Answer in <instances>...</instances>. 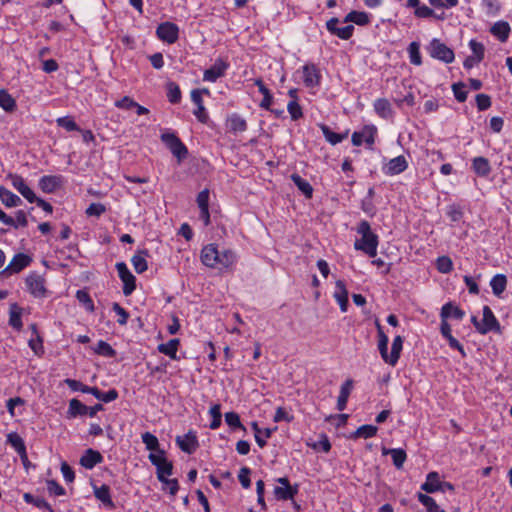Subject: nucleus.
Wrapping results in <instances>:
<instances>
[{
    "label": "nucleus",
    "mask_w": 512,
    "mask_h": 512,
    "mask_svg": "<svg viewBox=\"0 0 512 512\" xmlns=\"http://www.w3.org/2000/svg\"><path fill=\"white\" fill-rule=\"evenodd\" d=\"M0 200L8 208L17 207L22 204L21 198L4 186H0Z\"/></svg>",
    "instance_id": "obj_29"
},
{
    "label": "nucleus",
    "mask_w": 512,
    "mask_h": 512,
    "mask_svg": "<svg viewBox=\"0 0 512 512\" xmlns=\"http://www.w3.org/2000/svg\"><path fill=\"white\" fill-rule=\"evenodd\" d=\"M156 36L163 42L173 44L179 38V27L170 21L160 23L156 28Z\"/></svg>",
    "instance_id": "obj_5"
},
{
    "label": "nucleus",
    "mask_w": 512,
    "mask_h": 512,
    "mask_svg": "<svg viewBox=\"0 0 512 512\" xmlns=\"http://www.w3.org/2000/svg\"><path fill=\"white\" fill-rule=\"evenodd\" d=\"M176 443L183 452L188 454L195 452L199 446L198 439L194 431H189L184 436H177Z\"/></svg>",
    "instance_id": "obj_16"
},
{
    "label": "nucleus",
    "mask_w": 512,
    "mask_h": 512,
    "mask_svg": "<svg viewBox=\"0 0 512 512\" xmlns=\"http://www.w3.org/2000/svg\"><path fill=\"white\" fill-rule=\"evenodd\" d=\"M119 278L123 282V294L129 296L136 288V278L124 262L116 264Z\"/></svg>",
    "instance_id": "obj_9"
},
{
    "label": "nucleus",
    "mask_w": 512,
    "mask_h": 512,
    "mask_svg": "<svg viewBox=\"0 0 512 512\" xmlns=\"http://www.w3.org/2000/svg\"><path fill=\"white\" fill-rule=\"evenodd\" d=\"M254 84L258 87L259 92L263 95V99L259 106L262 109L270 110V106L273 102V95L271 94L270 90L265 86L260 78L255 79Z\"/></svg>",
    "instance_id": "obj_34"
},
{
    "label": "nucleus",
    "mask_w": 512,
    "mask_h": 512,
    "mask_svg": "<svg viewBox=\"0 0 512 512\" xmlns=\"http://www.w3.org/2000/svg\"><path fill=\"white\" fill-rule=\"evenodd\" d=\"M229 130L233 133H240L247 130L246 120L238 114H232L227 119Z\"/></svg>",
    "instance_id": "obj_36"
},
{
    "label": "nucleus",
    "mask_w": 512,
    "mask_h": 512,
    "mask_svg": "<svg viewBox=\"0 0 512 512\" xmlns=\"http://www.w3.org/2000/svg\"><path fill=\"white\" fill-rule=\"evenodd\" d=\"M23 499L27 504H32L39 509L47 510L48 512H55L51 505L41 497H35L30 493H25Z\"/></svg>",
    "instance_id": "obj_44"
},
{
    "label": "nucleus",
    "mask_w": 512,
    "mask_h": 512,
    "mask_svg": "<svg viewBox=\"0 0 512 512\" xmlns=\"http://www.w3.org/2000/svg\"><path fill=\"white\" fill-rule=\"evenodd\" d=\"M377 332H378V350L382 357V359L389 364V354L388 353V343L389 338L384 333L382 326L379 324V322H376Z\"/></svg>",
    "instance_id": "obj_23"
},
{
    "label": "nucleus",
    "mask_w": 512,
    "mask_h": 512,
    "mask_svg": "<svg viewBox=\"0 0 512 512\" xmlns=\"http://www.w3.org/2000/svg\"><path fill=\"white\" fill-rule=\"evenodd\" d=\"M215 260H216L215 261L216 265L213 266L212 268L229 269L235 264L237 257H236V254L232 250H229V249L219 250L218 249V255Z\"/></svg>",
    "instance_id": "obj_18"
},
{
    "label": "nucleus",
    "mask_w": 512,
    "mask_h": 512,
    "mask_svg": "<svg viewBox=\"0 0 512 512\" xmlns=\"http://www.w3.org/2000/svg\"><path fill=\"white\" fill-rule=\"evenodd\" d=\"M378 428L374 425H362L357 428V430L353 433V438H364L368 439L374 437L377 434Z\"/></svg>",
    "instance_id": "obj_47"
},
{
    "label": "nucleus",
    "mask_w": 512,
    "mask_h": 512,
    "mask_svg": "<svg viewBox=\"0 0 512 512\" xmlns=\"http://www.w3.org/2000/svg\"><path fill=\"white\" fill-rule=\"evenodd\" d=\"M7 443L10 444L13 449L20 456L21 460L26 459V446L23 438L16 432H11L7 435Z\"/></svg>",
    "instance_id": "obj_22"
},
{
    "label": "nucleus",
    "mask_w": 512,
    "mask_h": 512,
    "mask_svg": "<svg viewBox=\"0 0 512 512\" xmlns=\"http://www.w3.org/2000/svg\"><path fill=\"white\" fill-rule=\"evenodd\" d=\"M77 300L85 305L86 309L90 312L94 311V304L90 295L84 290H78L76 292Z\"/></svg>",
    "instance_id": "obj_62"
},
{
    "label": "nucleus",
    "mask_w": 512,
    "mask_h": 512,
    "mask_svg": "<svg viewBox=\"0 0 512 512\" xmlns=\"http://www.w3.org/2000/svg\"><path fill=\"white\" fill-rule=\"evenodd\" d=\"M441 487L440 476L437 472H430L426 476V481L421 485V489L427 493L439 491Z\"/></svg>",
    "instance_id": "obj_33"
},
{
    "label": "nucleus",
    "mask_w": 512,
    "mask_h": 512,
    "mask_svg": "<svg viewBox=\"0 0 512 512\" xmlns=\"http://www.w3.org/2000/svg\"><path fill=\"white\" fill-rule=\"evenodd\" d=\"M94 351L96 354L105 357H114L116 355V351L112 348V346L103 340L98 341Z\"/></svg>",
    "instance_id": "obj_51"
},
{
    "label": "nucleus",
    "mask_w": 512,
    "mask_h": 512,
    "mask_svg": "<svg viewBox=\"0 0 512 512\" xmlns=\"http://www.w3.org/2000/svg\"><path fill=\"white\" fill-rule=\"evenodd\" d=\"M32 262V258L24 253L16 254L7 267L2 271L3 275H11L14 273H19L24 268L30 265Z\"/></svg>",
    "instance_id": "obj_14"
},
{
    "label": "nucleus",
    "mask_w": 512,
    "mask_h": 512,
    "mask_svg": "<svg viewBox=\"0 0 512 512\" xmlns=\"http://www.w3.org/2000/svg\"><path fill=\"white\" fill-rule=\"evenodd\" d=\"M301 71L303 83L307 88H316L320 85L322 75L315 64H305Z\"/></svg>",
    "instance_id": "obj_11"
},
{
    "label": "nucleus",
    "mask_w": 512,
    "mask_h": 512,
    "mask_svg": "<svg viewBox=\"0 0 512 512\" xmlns=\"http://www.w3.org/2000/svg\"><path fill=\"white\" fill-rule=\"evenodd\" d=\"M343 23H355L359 26H365L370 23V16L364 11H350L343 19Z\"/></svg>",
    "instance_id": "obj_28"
},
{
    "label": "nucleus",
    "mask_w": 512,
    "mask_h": 512,
    "mask_svg": "<svg viewBox=\"0 0 512 512\" xmlns=\"http://www.w3.org/2000/svg\"><path fill=\"white\" fill-rule=\"evenodd\" d=\"M417 498L418 501L423 506H425L429 512H434L435 510H438V505L432 497L426 494L418 493Z\"/></svg>",
    "instance_id": "obj_61"
},
{
    "label": "nucleus",
    "mask_w": 512,
    "mask_h": 512,
    "mask_svg": "<svg viewBox=\"0 0 512 512\" xmlns=\"http://www.w3.org/2000/svg\"><path fill=\"white\" fill-rule=\"evenodd\" d=\"M209 414L212 417V421L209 425L210 429H212V430L218 429L220 427L221 421H222L221 420L222 419L221 405L218 403L213 404L209 409Z\"/></svg>",
    "instance_id": "obj_48"
},
{
    "label": "nucleus",
    "mask_w": 512,
    "mask_h": 512,
    "mask_svg": "<svg viewBox=\"0 0 512 512\" xmlns=\"http://www.w3.org/2000/svg\"><path fill=\"white\" fill-rule=\"evenodd\" d=\"M88 413V406L83 404L80 400L73 398L69 401L67 411L68 418H76L78 416H85Z\"/></svg>",
    "instance_id": "obj_30"
},
{
    "label": "nucleus",
    "mask_w": 512,
    "mask_h": 512,
    "mask_svg": "<svg viewBox=\"0 0 512 512\" xmlns=\"http://www.w3.org/2000/svg\"><path fill=\"white\" fill-rule=\"evenodd\" d=\"M141 438H142V442L145 444L147 450H149V451L159 450V441L156 436H154L150 432H145L142 434Z\"/></svg>",
    "instance_id": "obj_54"
},
{
    "label": "nucleus",
    "mask_w": 512,
    "mask_h": 512,
    "mask_svg": "<svg viewBox=\"0 0 512 512\" xmlns=\"http://www.w3.org/2000/svg\"><path fill=\"white\" fill-rule=\"evenodd\" d=\"M291 180L293 181L295 186L305 195L306 198H311L312 197V195H313V187L311 186V184L307 180L303 179L298 174H292L291 175Z\"/></svg>",
    "instance_id": "obj_43"
},
{
    "label": "nucleus",
    "mask_w": 512,
    "mask_h": 512,
    "mask_svg": "<svg viewBox=\"0 0 512 512\" xmlns=\"http://www.w3.org/2000/svg\"><path fill=\"white\" fill-rule=\"evenodd\" d=\"M167 97H168V100L173 104L180 102L181 91L177 84L170 82L167 85Z\"/></svg>",
    "instance_id": "obj_56"
},
{
    "label": "nucleus",
    "mask_w": 512,
    "mask_h": 512,
    "mask_svg": "<svg viewBox=\"0 0 512 512\" xmlns=\"http://www.w3.org/2000/svg\"><path fill=\"white\" fill-rule=\"evenodd\" d=\"M179 339H170L167 343L159 344L157 349L160 353L165 354L173 360L177 359V350L179 346Z\"/></svg>",
    "instance_id": "obj_39"
},
{
    "label": "nucleus",
    "mask_w": 512,
    "mask_h": 512,
    "mask_svg": "<svg viewBox=\"0 0 512 512\" xmlns=\"http://www.w3.org/2000/svg\"><path fill=\"white\" fill-rule=\"evenodd\" d=\"M94 496L103 503L108 509L115 508V504L111 498L110 488L108 485L103 484L100 487L93 486Z\"/></svg>",
    "instance_id": "obj_20"
},
{
    "label": "nucleus",
    "mask_w": 512,
    "mask_h": 512,
    "mask_svg": "<svg viewBox=\"0 0 512 512\" xmlns=\"http://www.w3.org/2000/svg\"><path fill=\"white\" fill-rule=\"evenodd\" d=\"M287 110L293 121H297L303 117L302 107L299 105L298 101L290 100L287 104Z\"/></svg>",
    "instance_id": "obj_57"
},
{
    "label": "nucleus",
    "mask_w": 512,
    "mask_h": 512,
    "mask_svg": "<svg viewBox=\"0 0 512 512\" xmlns=\"http://www.w3.org/2000/svg\"><path fill=\"white\" fill-rule=\"evenodd\" d=\"M334 298L338 302L342 312L347 311L348 307V291L343 280H337L335 283Z\"/></svg>",
    "instance_id": "obj_21"
},
{
    "label": "nucleus",
    "mask_w": 512,
    "mask_h": 512,
    "mask_svg": "<svg viewBox=\"0 0 512 512\" xmlns=\"http://www.w3.org/2000/svg\"><path fill=\"white\" fill-rule=\"evenodd\" d=\"M217 255H218L217 246L214 244H208V245L204 246L201 251V261L205 266L212 268L213 266L216 265L215 259H216Z\"/></svg>",
    "instance_id": "obj_25"
},
{
    "label": "nucleus",
    "mask_w": 512,
    "mask_h": 512,
    "mask_svg": "<svg viewBox=\"0 0 512 512\" xmlns=\"http://www.w3.org/2000/svg\"><path fill=\"white\" fill-rule=\"evenodd\" d=\"M464 89L465 85L462 82L454 83L452 85L454 97L458 102H464L467 99V92Z\"/></svg>",
    "instance_id": "obj_63"
},
{
    "label": "nucleus",
    "mask_w": 512,
    "mask_h": 512,
    "mask_svg": "<svg viewBox=\"0 0 512 512\" xmlns=\"http://www.w3.org/2000/svg\"><path fill=\"white\" fill-rule=\"evenodd\" d=\"M374 110L377 115L383 119H389L393 116L391 103L386 98H379L374 101Z\"/></svg>",
    "instance_id": "obj_26"
},
{
    "label": "nucleus",
    "mask_w": 512,
    "mask_h": 512,
    "mask_svg": "<svg viewBox=\"0 0 512 512\" xmlns=\"http://www.w3.org/2000/svg\"><path fill=\"white\" fill-rule=\"evenodd\" d=\"M59 127L67 131H81L77 123L69 116L60 117L56 120Z\"/></svg>",
    "instance_id": "obj_55"
},
{
    "label": "nucleus",
    "mask_w": 512,
    "mask_h": 512,
    "mask_svg": "<svg viewBox=\"0 0 512 512\" xmlns=\"http://www.w3.org/2000/svg\"><path fill=\"white\" fill-rule=\"evenodd\" d=\"M490 286L493 294L499 297L506 289L507 277L504 274H496L490 280Z\"/></svg>",
    "instance_id": "obj_41"
},
{
    "label": "nucleus",
    "mask_w": 512,
    "mask_h": 512,
    "mask_svg": "<svg viewBox=\"0 0 512 512\" xmlns=\"http://www.w3.org/2000/svg\"><path fill=\"white\" fill-rule=\"evenodd\" d=\"M90 394L105 403L112 402L118 398V392L116 389H110L107 392H102L97 387H92Z\"/></svg>",
    "instance_id": "obj_45"
},
{
    "label": "nucleus",
    "mask_w": 512,
    "mask_h": 512,
    "mask_svg": "<svg viewBox=\"0 0 512 512\" xmlns=\"http://www.w3.org/2000/svg\"><path fill=\"white\" fill-rule=\"evenodd\" d=\"M115 106L119 109L123 110H131L134 109L136 106H138V103L135 102L132 98L129 96H124L122 99L117 100L115 102Z\"/></svg>",
    "instance_id": "obj_64"
},
{
    "label": "nucleus",
    "mask_w": 512,
    "mask_h": 512,
    "mask_svg": "<svg viewBox=\"0 0 512 512\" xmlns=\"http://www.w3.org/2000/svg\"><path fill=\"white\" fill-rule=\"evenodd\" d=\"M408 168V162L403 155H399L389 160L383 167L384 174L388 176L398 175Z\"/></svg>",
    "instance_id": "obj_15"
},
{
    "label": "nucleus",
    "mask_w": 512,
    "mask_h": 512,
    "mask_svg": "<svg viewBox=\"0 0 512 512\" xmlns=\"http://www.w3.org/2000/svg\"><path fill=\"white\" fill-rule=\"evenodd\" d=\"M147 251L143 250L140 253L134 255L131 259L132 265L138 274L145 272L148 268L145 256Z\"/></svg>",
    "instance_id": "obj_46"
},
{
    "label": "nucleus",
    "mask_w": 512,
    "mask_h": 512,
    "mask_svg": "<svg viewBox=\"0 0 512 512\" xmlns=\"http://www.w3.org/2000/svg\"><path fill=\"white\" fill-rule=\"evenodd\" d=\"M353 387V380H346L340 389V394L337 399V409L343 411L347 406V401Z\"/></svg>",
    "instance_id": "obj_32"
},
{
    "label": "nucleus",
    "mask_w": 512,
    "mask_h": 512,
    "mask_svg": "<svg viewBox=\"0 0 512 512\" xmlns=\"http://www.w3.org/2000/svg\"><path fill=\"white\" fill-rule=\"evenodd\" d=\"M377 128L374 125H366L361 131H355L352 134L351 141L354 146H361L366 143L372 146L375 143Z\"/></svg>",
    "instance_id": "obj_7"
},
{
    "label": "nucleus",
    "mask_w": 512,
    "mask_h": 512,
    "mask_svg": "<svg viewBox=\"0 0 512 512\" xmlns=\"http://www.w3.org/2000/svg\"><path fill=\"white\" fill-rule=\"evenodd\" d=\"M161 141L170 150L177 162L180 164L188 156V149L186 145L174 132H163L160 136Z\"/></svg>",
    "instance_id": "obj_2"
},
{
    "label": "nucleus",
    "mask_w": 512,
    "mask_h": 512,
    "mask_svg": "<svg viewBox=\"0 0 512 512\" xmlns=\"http://www.w3.org/2000/svg\"><path fill=\"white\" fill-rule=\"evenodd\" d=\"M464 316L465 312L459 307L454 306L452 303H446L441 308V319L454 318L456 320H462Z\"/></svg>",
    "instance_id": "obj_31"
},
{
    "label": "nucleus",
    "mask_w": 512,
    "mask_h": 512,
    "mask_svg": "<svg viewBox=\"0 0 512 512\" xmlns=\"http://www.w3.org/2000/svg\"><path fill=\"white\" fill-rule=\"evenodd\" d=\"M408 53H409V59L410 62L414 65H421L422 64V57L420 53V44L416 41H413L410 43L408 47Z\"/></svg>",
    "instance_id": "obj_49"
},
{
    "label": "nucleus",
    "mask_w": 512,
    "mask_h": 512,
    "mask_svg": "<svg viewBox=\"0 0 512 512\" xmlns=\"http://www.w3.org/2000/svg\"><path fill=\"white\" fill-rule=\"evenodd\" d=\"M436 268L440 273L448 274L453 270V262L448 256H440L436 260Z\"/></svg>",
    "instance_id": "obj_50"
},
{
    "label": "nucleus",
    "mask_w": 512,
    "mask_h": 512,
    "mask_svg": "<svg viewBox=\"0 0 512 512\" xmlns=\"http://www.w3.org/2000/svg\"><path fill=\"white\" fill-rule=\"evenodd\" d=\"M383 454L391 455L393 464L397 469L402 468L404 462L407 459V454H406L405 450H403L401 448L383 449Z\"/></svg>",
    "instance_id": "obj_40"
},
{
    "label": "nucleus",
    "mask_w": 512,
    "mask_h": 512,
    "mask_svg": "<svg viewBox=\"0 0 512 512\" xmlns=\"http://www.w3.org/2000/svg\"><path fill=\"white\" fill-rule=\"evenodd\" d=\"M469 47L472 51L471 56H475V60H483L485 54V47L481 42L476 41L475 39H471L469 41Z\"/></svg>",
    "instance_id": "obj_58"
},
{
    "label": "nucleus",
    "mask_w": 512,
    "mask_h": 512,
    "mask_svg": "<svg viewBox=\"0 0 512 512\" xmlns=\"http://www.w3.org/2000/svg\"><path fill=\"white\" fill-rule=\"evenodd\" d=\"M0 107L7 113H13L17 109L15 99L5 89H0Z\"/></svg>",
    "instance_id": "obj_38"
},
{
    "label": "nucleus",
    "mask_w": 512,
    "mask_h": 512,
    "mask_svg": "<svg viewBox=\"0 0 512 512\" xmlns=\"http://www.w3.org/2000/svg\"><path fill=\"white\" fill-rule=\"evenodd\" d=\"M156 468H157V478L160 482L167 479L166 476H170L173 472V465L167 459L164 460V462Z\"/></svg>",
    "instance_id": "obj_53"
},
{
    "label": "nucleus",
    "mask_w": 512,
    "mask_h": 512,
    "mask_svg": "<svg viewBox=\"0 0 512 512\" xmlns=\"http://www.w3.org/2000/svg\"><path fill=\"white\" fill-rule=\"evenodd\" d=\"M403 347V338L401 336L394 337L392 341L391 352L389 354V365L395 366L400 358Z\"/></svg>",
    "instance_id": "obj_42"
},
{
    "label": "nucleus",
    "mask_w": 512,
    "mask_h": 512,
    "mask_svg": "<svg viewBox=\"0 0 512 512\" xmlns=\"http://www.w3.org/2000/svg\"><path fill=\"white\" fill-rule=\"evenodd\" d=\"M229 63L223 58H217L214 64L203 73V80L207 82H216L226 74L229 69Z\"/></svg>",
    "instance_id": "obj_8"
},
{
    "label": "nucleus",
    "mask_w": 512,
    "mask_h": 512,
    "mask_svg": "<svg viewBox=\"0 0 512 512\" xmlns=\"http://www.w3.org/2000/svg\"><path fill=\"white\" fill-rule=\"evenodd\" d=\"M340 20L337 17H332L326 22V29L328 32L334 36L342 40H348L352 37L354 33V26L352 24H348L344 27H338Z\"/></svg>",
    "instance_id": "obj_10"
},
{
    "label": "nucleus",
    "mask_w": 512,
    "mask_h": 512,
    "mask_svg": "<svg viewBox=\"0 0 512 512\" xmlns=\"http://www.w3.org/2000/svg\"><path fill=\"white\" fill-rule=\"evenodd\" d=\"M357 233L361 235V239L355 241L354 248L363 251L369 257H375L377 254L378 236L372 232L369 222L362 220L358 224Z\"/></svg>",
    "instance_id": "obj_1"
},
{
    "label": "nucleus",
    "mask_w": 512,
    "mask_h": 512,
    "mask_svg": "<svg viewBox=\"0 0 512 512\" xmlns=\"http://www.w3.org/2000/svg\"><path fill=\"white\" fill-rule=\"evenodd\" d=\"M102 462L103 456L101 453L92 448L85 450L84 454L80 458V465L88 470L93 469L97 464Z\"/></svg>",
    "instance_id": "obj_19"
},
{
    "label": "nucleus",
    "mask_w": 512,
    "mask_h": 512,
    "mask_svg": "<svg viewBox=\"0 0 512 512\" xmlns=\"http://www.w3.org/2000/svg\"><path fill=\"white\" fill-rule=\"evenodd\" d=\"M9 324L17 330L21 329L22 327L21 309L16 304H14L11 308Z\"/></svg>",
    "instance_id": "obj_52"
},
{
    "label": "nucleus",
    "mask_w": 512,
    "mask_h": 512,
    "mask_svg": "<svg viewBox=\"0 0 512 512\" xmlns=\"http://www.w3.org/2000/svg\"><path fill=\"white\" fill-rule=\"evenodd\" d=\"M472 169L480 177H487L491 173L489 160L482 156L472 159Z\"/></svg>",
    "instance_id": "obj_24"
},
{
    "label": "nucleus",
    "mask_w": 512,
    "mask_h": 512,
    "mask_svg": "<svg viewBox=\"0 0 512 512\" xmlns=\"http://www.w3.org/2000/svg\"><path fill=\"white\" fill-rule=\"evenodd\" d=\"M276 482L281 485L274 488V495L277 500H291L299 491V485L291 486L287 477H280L276 479Z\"/></svg>",
    "instance_id": "obj_6"
},
{
    "label": "nucleus",
    "mask_w": 512,
    "mask_h": 512,
    "mask_svg": "<svg viewBox=\"0 0 512 512\" xmlns=\"http://www.w3.org/2000/svg\"><path fill=\"white\" fill-rule=\"evenodd\" d=\"M500 324L494 316L492 310L488 306L483 307V318L481 326H477V331L480 334H486L490 331H499Z\"/></svg>",
    "instance_id": "obj_13"
},
{
    "label": "nucleus",
    "mask_w": 512,
    "mask_h": 512,
    "mask_svg": "<svg viewBox=\"0 0 512 512\" xmlns=\"http://www.w3.org/2000/svg\"><path fill=\"white\" fill-rule=\"evenodd\" d=\"M66 385L73 391H80L82 393L90 394L92 387L84 385L82 382L67 378L65 379Z\"/></svg>",
    "instance_id": "obj_59"
},
{
    "label": "nucleus",
    "mask_w": 512,
    "mask_h": 512,
    "mask_svg": "<svg viewBox=\"0 0 512 512\" xmlns=\"http://www.w3.org/2000/svg\"><path fill=\"white\" fill-rule=\"evenodd\" d=\"M7 178L11 181L13 188L16 189L28 202L34 203V200H36V195L26 184L22 176L9 173Z\"/></svg>",
    "instance_id": "obj_12"
},
{
    "label": "nucleus",
    "mask_w": 512,
    "mask_h": 512,
    "mask_svg": "<svg viewBox=\"0 0 512 512\" xmlns=\"http://www.w3.org/2000/svg\"><path fill=\"white\" fill-rule=\"evenodd\" d=\"M320 129L322 131V134L327 142H329L331 145H336L340 142H342L344 139L348 136V131L345 133H336L333 132L327 125L322 124L320 125Z\"/></svg>",
    "instance_id": "obj_35"
},
{
    "label": "nucleus",
    "mask_w": 512,
    "mask_h": 512,
    "mask_svg": "<svg viewBox=\"0 0 512 512\" xmlns=\"http://www.w3.org/2000/svg\"><path fill=\"white\" fill-rule=\"evenodd\" d=\"M490 33L499 41L506 42L510 34V25L506 21H497L490 28Z\"/></svg>",
    "instance_id": "obj_27"
},
{
    "label": "nucleus",
    "mask_w": 512,
    "mask_h": 512,
    "mask_svg": "<svg viewBox=\"0 0 512 512\" xmlns=\"http://www.w3.org/2000/svg\"><path fill=\"white\" fill-rule=\"evenodd\" d=\"M251 427L254 431L256 443L263 448L266 445V439L271 437L273 430L271 428L261 429L257 422H252Z\"/></svg>",
    "instance_id": "obj_37"
},
{
    "label": "nucleus",
    "mask_w": 512,
    "mask_h": 512,
    "mask_svg": "<svg viewBox=\"0 0 512 512\" xmlns=\"http://www.w3.org/2000/svg\"><path fill=\"white\" fill-rule=\"evenodd\" d=\"M63 184V177L60 175H45L39 179L38 185L44 193H54Z\"/></svg>",
    "instance_id": "obj_17"
},
{
    "label": "nucleus",
    "mask_w": 512,
    "mask_h": 512,
    "mask_svg": "<svg viewBox=\"0 0 512 512\" xmlns=\"http://www.w3.org/2000/svg\"><path fill=\"white\" fill-rule=\"evenodd\" d=\"M27 291L35 298H43L47 294L45 279L36 272H30L25 278Z\"/></svg>",
    "instance_id": "obj_4"
},
{
    "label": "nucleus",
    "mask_w": 512,
    "mask_h": 512,
    "mask_svg": "<svg viewBox=\"0 0 512 512\" xmlns=\"http://www.w3.org/2000/svg\"><path fill=\"white\" fill-rule=\"evenodd\" d=\"M225 422L231 428H240V429L245 430V427L242 425V423L240 421V417H239L238 413H236V412L231 411V412L225 413Z\"/></svg>",
    "instance_id": "obj_60"
},
{
    "label": "nucleus",
    "mask_w": 512,
    "mask_h": 512,
    "mask_svg": "<svg viewBox=\"0 0 512 512\" xmlns=\"http://www.w3.org/2000/svg\"><path fill=\"white\" fill-rule=\"evenodd\" d=\"M427 51L432 58L446 64L452 63L455 59L454 51L438 38H433L430 41Z\"/></svg>",
    "instance_id": "obj_3"
}]
</instances>
